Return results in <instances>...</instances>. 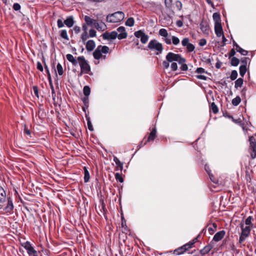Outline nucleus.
Returning <instances> with one entry per match:
<instances>
[{
	"mask_svg": "<svg viewBox=\"0 0 256 256\" xmlns=\"http://www.w3.org/2000/svg\"><path fill=\"white\" fill-rule=\"evenodd\" d=\"M134 36L138 38H140V42L142 44H146L148 39V35L146 34L143 31L140 30L134 32Z\"/></svg>",
	"mask_w": 256,
	"mask_h": 256,
	"instance_id": "obj_8",
	"label": "nucleus"
},
{
	"mask_svg": "<svg viewBox=\"0 0 256 256\" xmlns=\"http://www.w3.org/2000/svg\"><path fill=\"white\" fill-rule=\"evenodd\" d=\"M240 62V60L238 58H236V57H232L231 60V65L234 66H237Z\"/></svg>",
	"mask_w": 256,
	"mask_h": 256,
	"instance_id": "obj_32",
	"label": "nucleus"
},
{
	"mask_svg": "<svg viewBox=\"0 0 256 256\" xmlns=\"http://www.w3.org/2000/svg\"><path fill=\"white\" fill-rule=\"evenodd\" d=\"M88 38V32H84L83 34L81 36V39L82 40L83 42H84Z\"/></svg>",
	"mask_w": 256,
	"mask_h": 256,
	"instance_id": "obj_45",
	"label": "nucleus"
},
{
	"mask_svg": "<svg viewBox=\"0 0 256 256\" xmlns=\"http://www.w3.org/2000/svg\"><path fill=\"white\" fill-rule=\"evenodd\" d=\"M210 108L214 114H216L218 111V108L214 102L211 104Z\"/></svg>",
	"mask_w": 256,
	"mask_h": 256,
	"instance_id": "obj_35",
	"label": "nucleus"
},
{
	"mask_svg": "<svg viewBox=\"0 0 256 256\" xmlns=\"http://www.w3.org/2000/svg\"><path fill=\"white\" fill-rule=\"evenodd\" d=\"M196 72L198 74H202L205 72V70L202 68H198L196 70Z\"/></svg>",
	"mask_w": 256,
	"mask_h": 256,
	"instance_id": "obj_59",
	"label": "nucleus"
},
{
	"mask_svg": "<svg viewBox=\"0 0 256 256\" xmlns=\"http://www.w3.org/2000/svg\"><path fill=\"white\" fill-rule=\"evenodd\" d=\"M134 20L133 18H128L126 22V25L128 26H134Z\"/></svg>",
	"mask_w": 256,
	"mask_h": 256,
	"instance_id": "obj_33",
	"label": "nucleus"
},
{
	"mask_svg": "<svg viewBox=\"0 0 256 256\" xmlns=\"http://www.w3.org/2000/svg\"><path fill=\"white\" fill-rule=\"evenodd\" d=\"M102 37L104 40H114L118 38V32L116 31L110 32H106L102 34Z\"/></svg>",
	"mask_w": 256,
	"mask_h": 256,
	"instance_id": "obj_10",
	"label": "nucleus"
},
{
	"mask_svg": "<svg viewBox=\"0 0 256 256\" xmlns=\"http://www.w3.org/2000/svg\"><path fill=\"white\" fill-rule=\"evenodd\" d=\"M214 31L216 36L218 37H220V36L224 35L223 30L221 24L214 25Z\"/></svg>",
	"mask_w": 256,
	"mask_h": 256,
	"instance_id": "obj_14",
	"label": "nucleus"
},
{
	"mask_svg": "<svg viewBox=\"0 0 256 256\" xmlns=\"http://www.w3.org/2000/svg\"><path fill=\"white\" fill-rule=\"evenodd\" d=\"M66 59L70 62L73 66H76L78 64V60H76L72 54H67L66 55Z\"/></svg>",
	"mask_w": 256,
	"mask_h": 256,
	"instance_id": "obj_18",
	"label": "nucleus"
},
{
	"mask_svg": "<svg viewBox=\"0 0 256 256\" xmlns=\"http://www.w3.org/2000/svg\"><path fill=\"white\" fill-rule=\"evenodd\" d=\"M206 44V40L204 38H202L200 40L199 45L200 46H204Z\"/></svg>",
	"mask_w": 256,
	"mask_h": 256,
	"instance_id": "obj_57",
	"label": "nucleus"
},
{
	"mask_svg": "<svg viewBox=\"0 0 256 256\" xmlns=\"http://www.w3.org/2000/svg\"><path fill=\"white\" fill-rule=\"evenodd\" d=\"M33 90H34V94H35V95L37 96V97H38V88L37 86H33Z\"/></svg>",
	"mask_w": 256,
	"mask_h": 256,
	"instance_id": "obj_60",
	"label": "nucleus"
},
{
	"mask_svg": "<svg viewBox=\"0 0 256 256\" xmlns=\"http://www.w3.org/2000/svg\"><path fill=\"white\" fill-rule=\"evenodd\" d=\"M172 44L176 46L178 45L180 43V42L178 38L175 36H172Z\"/></svg>",
	"mask_w": 256,
	"mask_h": 256,
	"instance_id": "obj_43",
	"label": "nucleus"
},
{
	"mask_svg": "<svg viewBox=\"0 0 256 256\" xmlns=\"http://www.w3.org/2000/svg\"><path fill=\"white\" fill-rule=\"evenodd\" d=\"M243 79L242 78H238L236 82H235V88H238V87H241L242 86V84H243Z\"/></svg>",
	"mask_w": 256,
	"mask_h": 256,
	"instance_id": "obj_34",
	"label": "nucleus"
},
{
	"mask_svg": "<svg viewBox=\"0 0 256 256\" xmlns=\"http://www.w3.org/2000/svg\"><path fill=\"white\" fill-rule=\"evenodd\" d=\"M240 228H242V234L239 240H244L249 235L252 227L250 226H244V224L241 223Z\"/></svg>",
	"mask_w": 256,
	"mask_h": 256,
	"instance_id": "obj_7",
	"label": "nucleus"
},
{
	"mask_svg": "<svg viewBox=\"0 0 256 256\" xmlns=\"http://www.w3.org/2000/svg\"><path fill=\"white\" fill-rule=\"evenodd\" d=\"M6 193L4 189L0 186V202L3 203L6 200Z\"/></svg>",
	"mask_w": 256,
	"mask_h": 256,
	"instance_id": "obj_23",
	"label": "nucleus"
},
{
	"mask_svg": "<svg viewBox=\"0 0 256 256\" xmlns=\"http://www.w3.org/2000/svg\"><path fill=\"white\" fill-rule=\"evenodd\" d=\"M44 68H45V70H46V74H48V79L49 81L50 82L52 80V79H51V76H50V72L49 71V70H48V66L46 64L44 65Z\"/></svg>",
	"mask_w": 256,
	"mask_h": 256,
	"instance_id": "obj_47",
	"label": "nucleus"
},
{
	"mask_svg": "<svg viewBox=\"0 0 256 256\" xmlns=\"http://www.w3.org/2000/svg\"><path fill=\"white\" fill-rule=\"evenodd\" d=\"M182 46H186L188 52H192L194 50L195 46L191 43L189 42V38H184L182 41Z\"/></svg>",
	"mask_w": 256,
	"mask_h": 256,
	"instance_id": "obj_9",
	"label": "nucleus"
},
{
	"mask_svg": "<svg viewBox=\"0 0 256 256\" xmlns=\"http://www.w3.org/2000/svg\"><path fill=\"white\" fill-rule=\"evenodd\" d=\"M209 176H210V180L214 182V183H215V184H216L218 182V180H216L214 178V176H212V174H209Z\"/></svg>",
	"mask_w": 256,
	"mask_h": 256,
	"instance_id": "obj_61",
	"label": "nucleus"
},
{
	"mask_svg": "<svg viewBox=\"0 0 256 256\" xmlns=\"http://www.w3.org/2000/svg\"><path fill=\"white\" fill-rule=\"evenodd\" d=\"M156 129L154 128L152 131L150 132V134L148 138L147 142H149L150 140H154L156 136Z\"/></svg>",
	"mask_w": 256,
	"mask_h": 256,
	"instance_id": "obj_25",
	"label": "nucleus"
},
{
	"mask_svg": "<svg viewBox=\"0 0 256 256\" xmlns=\"http://www.w3.org/2000/svg\"><path fill=\"white\" fill-rule=\"evenodd\" d=\"M98 48L99 49L101 53L103 54H107L110 48L108 46H98Z\"/></svg>",
	"mask_w": 256,
	"mask_h": 256,
	"instance_id": "obj_24",
	"label": "nucleus"
},
{
	"mask_svg": "<svg viewBox=\"0 0 256 256\" xmlns=\"http://www.w3.org/2000/svg\"><path fill=\"white\" fill-rule=\"evenodd\" d=\"M14 209V205L12 198L9 197L8 198V202L4 210L6 212H11Z\"/></svg>",
	"mask_w": 256,
	"mask_h": 256,
	"instance_id": "obj_12",
	"label": "nucleus"
},
{
	"mask_svg": "<svg viewBox=\"0 0 256 256\" xmlns=\"http://www.w3.org/2000/svg\"><path fill=\"white\" fill-rule=\"evenodd\" d=\"M148 48L152 50H156V54H161L163 50L162 44L155 40H151L150 42L148 44Z\"/></svg>",
	"mask_w": 256,
	"mask_h": 256,
	"instance_id": "obj_5",
	"label": "nucleus"
},
{
	"mask_svg": "<svg viewBox=\"0 0 256 256\" xmlns=\"http://www.w3.org/2000/svg\"><path fill=\"white\" fill-rule=\"evenodd\" d=\"M214 246L213 242H210V244H208V246H206L200 250V253L202 255H204L206 254H208L212 248Z\"/></svg>",
	"mask_w": 256,
	"mask_h": 256,
	"instance_id": "obj_15",
	"label": "nucleus"
},
{
	"mask_svg": "<svg viewBox=\"0 0 256 256\" xmlns=\"http://www.w3.org/2000/svg\"><path fill=\"white\" fill-rule=\"evenodd\" d=\"M172 3V0H165L164 4L166 7L170 8Z\"/></svg>",
	"mask_w": 256,
	"mask_h": 256,
	"instance_id": "obj_52",
	"label": "nucleus"
},
{
	"mask_svg": "<svg viewBox=\"0 0 256 256\" xmlns=\"http://www.w3.org/2000/svg\"><path fill=\"white\" fill-rule=\"evenodd\" d=\"M96 32L94 29L92 28L90 30L89 34H90V37H91V38L94 37L96 36Z\"/></svg>",
	"mask_w": 256,
	"mask_h": 256,
	"instance_id": "obj_48",
	"label": "nucleus"
},
{
	"mask_svg": "<svg viewBox=\"0 0 256 256\" xmlns=\"http://www.w3.org/2000/svg\"><path fill=\"white\" fill-rule=\"evenodd\" d=\"M238 76V72L236 70H233L231 72L230 78L232 80H234Z\"/></svg>",
	"mask_w": 256,
	"mask_h": 256,
	"instance_id": "obj_41",
	"label": "nucleus"
},
{
	"mask_svg": "<svg viewBox=\"0 0 256 256\" xmlns=\"http://www.w3.org/2000/svg\"><path fill=\"white\" fill-rule=\"evenodd\" d=\"M60 36L62 38L68 40V37L67 34V32L66 30H62L60 31Z\"/></svg>",
	"mask_w": 256,
	"mask_h": 256,
	"instance_id": "obj_39",
	"label": "nucleus"
},
{
	"mask_svg": "<svg viewBox=\"0 0 256 256\" xmlns=\"http://www.w3.org/2000/svg\"><path fill=\"white\" fill-rule=\"evenodd\" d=\"M64 24L68 28H71L74 24V18L72 16H68L64 21Z\"/></svg>",
	"mask_w": 256,
	"mask_h": 256,
	"instance_id": "obj_19",
	"label": "nucleus"
},
{
	"mask_svg": "<svg viewBox=\"0 0 256 256\" xmlns=\"http://www.w3.org/2000/svg\"><path fill=\"white\" fill-rule=\"evenodd\" d=\"M246 70H247L246 66H240V74L242 77H243L244 76Z\"/></svg>",
	"mask_w": 256,
	"mask_h": 256,
	"instance_id": "obj_31",
	"label": "nucleus"
},
{
	"mask_svg": "<svg viewBox=\"0 0 256 256\" xmlns=\"http://www.w3.org/2000/svg\"><path fill=\"white\" fill-rule=\"evenodd\" d=\"M236 54V52L234 48L232 49L230 52V57H234V56Z\"/></svg>",
	"mask_w": 256,
	"mask_h": 256,
	"instance_id": "obj_64",
	"label": "nucleus"
},
{
	"mask_svg": "<svg viewBox=\"0 0 256 256\" xmlns=\"http://www.w3.org/2000/svg\"><path fill=\"white\" fill-rule=\"evenodd\" d=\"M171 68L172 70L176 71L178 69V65L175 62H172L171 64Z\"/></svg>",
	"mask_w": 256,
	"mask_h": 256,
	"instance_id": "obj_54",
	"label": "nucleus"
},
{
	"mask_svg": "<svg viewBox=\"0 0 256 256\" xmlns=\"http://www.w3.org/2000/svg\"><path fill=\"white\" fill-rule=\"evenodd\" d=\"M93 56L94 58L96 60H98L101 58L102 53L98 48L93 52Z\"/></svg>",
	"mask_w": 256,
	"mask_h": 256,
	"instance_id": "obj_27",
	"label": "nucleus"
},
{
	"mask_svg": "<svg viewBox=\"0 0 256 256\" xmlns=\"http://www.w3.org/2000/svg\"><path fill=\"white\" fill-rule=\"evenodd\" d=\"M182 64V66H180L181 70L186 71V70H188V66L186 64L184 63L182 64Z\"/></svg>",
	"mask_w": 256,
	"mask_h": 256,
	"instance_id": "obj_58",
	"label": "nucleus"
},
{
	"mask_svg": "<svg viewBox=\"0 0 256 256\" xmlns=\"http://www.w3.org/2000/svg\"><path fill=\"white\" fill-rule=\"evenodd\" d=\"M58 26L59 28H62L64 26V22L60 19H58L57 20Z\"/></svg>",
	"mask_w": 256,
	"mask_h": 256,
	"instance_id": "obj_53",
	"label": "nucleus"
},
{
	"mask_svg": "<svg viewBox=\"0 0 256 256\" xmlns=\"http://www.w3.org/2000/svg\"><path fill=\"white\" fill-rule=\"evenodd\" d=\"M214 228L209 227L208 228V232L210 234H213L216 228V224H213Z\"/></svg>",
	"mask_w": 256,
	"mask_h": 256,
	"instance_id": "obj_44",
	"label": "nucleus"
},
{
	"mask_svg": "<svg viewBox=\"0 0 256 256\" xmlns=\"http://www.w3.org/2000/svg\"><path fill=\"white\" fill-rule=\"evenodd\" d=\"M22 246L26 248L30 256H38V255H35V253H36V251L34 250L28 241L22 242Z\"/></svg>",
	"mask_w": 256,
	"mask_h": 256,
	"instance_id": "obj_6",
	"label": "nucleus"
},
{
	"mask_svg": "<svg viewBox=\"0 0 256 256\" xmlns=\"http://www.w3.org/2000/svg\"><path fill=\"white\" fill-rule=\"evenodd\" d=\"M74 30L76 34H78L80 31V26H75L74 28Z\"/></svg>",
	"mask_w": 256,
	"mask_h": 256,
	"instance_id": "obj_62",
	"label": "nucleus"
},
{
	"mask_svg": "<svg viewBox=\"0 0 256 256\" xmlns=\"http://www.w3.org/2000/svg\"><path fill=\"white\" fill-rule=\"evenodd\" d=\"M200 28L204 32H206L208 30V26L206 22H202L200 24Z\"/></svg>",
	"mask_w": 256,
	"mask_h": 256,
	"instance_id": "obj_28",
	"label": "nucleus"
},
{
	"mask_svg": "<svg viewBox=\"0 0 256 256\" xmlns=\"http://www.w3.org/2000/svg\"><path fill=\"white\" fill-rule=\"evenodd\" d=\"M84 20L86 23V24L89 26H95L97 20L92 18L90 16H86L84 18Z\"/></svg>",
	"mask_w": 256,
	"mask_h": 256,
	"instance_id": "obj_13",
	"label": "nucleus"
},
{
	"mask_svg": "<svg viewBox=\"0 0 256 256\" xmlns=\"http://www.w3.org/2000/svg\"><path fill=\"white\" fill-rule=\"evenodd\" d=\"M243 56H246L248 54V51L244 50L242 48V50H240V52H239Z\"/></svg>",
	"mask_w": 256,
	"mask_h": 256,
	"instance_id": "obj_63",
	"label": "nucleus"
},
{
	"mask_svg": "<svg viewBox=\"0 0 256 256\" xmlns=\"http://www.w3.org/2000/svg\"><path fill=\"white\" fill-rule=\"evenodd\" d=\"M194 242L190 241L186 244L175 249L174 251H170L168 252L172 253L176 256L181 255L186 252H189L190 250L194 246Z\"/></svg>",
	"mask_w": 256,
	"mask_h": 256,
	"instance_id": "obj_2",
	"label": "nucleus"
},
{
	"mask_svg": "<svg viewBox=\"0 0 256 256\" xmlns=\"http://www.w3.org/2000/svg\"><path fill=\"white\" fill-rule=\"evenodd\" d=\"M87 120H88V130L90 131H92L94 130V128H93V126H92V124L91 123V122H90L89 118H87Z\"/></svg>",
	"mask_w": 256,
	"mask_h": 256,
	"instance_id": "obj_49",
	"label": "nucleus"
},
{
	"mask_svg": "<svg viewBox=\"0 0 256 256\" xmlns=\"http://www.w3.org/2000/svg\"><path fill=\"white\" fill-rule=\"evenodd\" d=\"M13 8L15 10H18L20 9V6L18 3H15L13 5Z\"/></svg>",
	"mask_w": 256,
	"mask_h": 256,
	"instance_id": "obj_56",
	"label": "nucleus"
},
{
	"mask_svg": "<svg viewBox=\"0 0 256 256\" xmlns=\"http://www.w3.org/2000/svg\"><path fill=\"white\" fill-rule=\"evenodd\" d=\"M166 60L162 62V66L164 68L168 69L170 66L169 62H178L179 64L185 63L186 60L181 56L179 54H176L172 52H169L166 56Z\"/></svg>",
	"mask_w": 256,
	"mask_h": 256,
	"instance_id": "obj_1",
	"label": "nucleus"
},
{
	"mask_svg": "<svg viewBox=\"0 0 256 256\" xmlns=\"http://www.w3.org/2000/svg\"><path fill=\"white\" fill-rule=\"evenodd\" d=\"M130 234H128V236L126 234H124V232H122L120 234V238L122 239V240H126V239L130 240Z\"/></svg>",
	"mask_w": 256,
	"mask_h": 256,
	"instance_id": "obj_40",
	"label": "nucleus"
},
{
	"mask_svg": "<svg viewBox=\"0 0 256 256\" xmlns=\"http://www.w3.org/2000/svg\"><path fill=\"white\" fill-rule=\"evenodd\" d=\"M117 30L120 33L119 34H118L119 40L124 39L127 37L128 34L124 27L120 26L117 28Z\"/></svg>",
	"mask_w": 256,
	"mask_h": 256,
	"instance_id": "obj_11",
	"label": "nucleus"
},
{
	"mask_svg": "<svg viewBox=\"0 0 256 256\" xmlns=\"http://www.w3.org/2000/svg\"><path fill=\"white\" fill-rule=\"evenodd\" d=\"M225 234L224 230H221L216 232L212 240H221Z\"/></svg>",
	"mask_w": 256,
	"mask_h": 256,
	"instance_id": "obj_20",
	"label": "nucleus"
},
{
	"mask_svg": "<svg viewBox=\"0 0 256 256\" xmlns=\"http://www.w3.org/2000/svg\"><path fill=\"white\" fill-rule=\"evenodd\" d=\"M252 146L249 148L250 152L252 159H254L256 157V143L252 144Z\"/></svg>",
	"mask_w": 256,
	"mask_h": 256,
	"instance_id": "obj_21",
	"label": "nucleus"
},
{
	"mask_svg": "<svg viewBox=\"0 0 256 256\" xmlns=\"http://www.w3.org/2000/svg\"><path fill=\"white\" fill-rule=\"evenodd\" d=\"M248 60V58H242L241 62L242 64L241 66H246Z\"/></svg>",
	"mask_w": 256,
	"mask_h": 256,
	"instance_id": "obj_50",
	"label": "nucleus"
},
{
	"mask_svg": "<svg viewBox=\"0 0 256 256\" xmlns=\"http://www.w3.org/2000/svg\"><path fill=\"white\" fill-rule=\"evenodd\" d=\"M213 19L214 21V25H218V24H221L220 22V16L218 13L215 12L212 15Z\"/></svg>",
	"mask_w": 256,
	"mask_h": 256,
	"instance_id": "obj_22",
	"label": "nucleus"
},
{
	"mask_svg": "<svg viewBox=\"0 0 256 256\" xmlns=\"http://www.w3.org/2000/svg\"><path fill=\"white\" fill-rule=\"evenodd\" d=\"M56 68L58 70V72L59 75L61 76L63 74L64 71H63V68L62 67V66L58 63L56 66Z\"/></svg>",
	"mask_w": 256,
	"mask_h": 256,
	"instance_id": "obj_42",
	"label": "nucleus"
},
{
	"mask_svg": "<svg viewBox=\"0 0 256 256\" xmlns=\"http://www.w3.org/2000/svg\"><path fill=\"white\" fill-rule=\"evenodd\" d=\"M78 60L82 73L88 74L90 70V68L88 62L85 59L84 56L78 57Z\"/></svg>",
	"mask_w": 256,
	"mask_h": 256,
	"instance_id": "obj_4",
	"label": "nucleus"
},
{
	"mask_svg": "<svg viewBox=\"0 0 256 256\" xmlns=\"http://www.w3.org/2000/svg\"><path fill=\"white\" fill-rule=\"evenodd\" d=\"M249 141L250 142V148L252 146V144H254V143H256V142L255 141V138L253 136H251L249 138Z\"/></svg>",
	"mask_w": 256,
	"mask_h": 256,
	"instance_id": "obj_51",
	"label": "nucleus"
},
{
	"mask_svg": "<svg viewBox=\"0 0 256 256\" xmlns=\"http://www.w3.org/2000/svg\"><path fill=\"white\" fill-rule=\"evenodd\" d=\"M159 34L164 38L168 37V33L167 30L164 28H161L159 30Z\"/></svg>",
	"mask_w": 256,
	"mask_h": 256,
	"instance_id": "obj_38",
	"label": "nucleus"
},
{
	"mask_svg": "<svg viewBox=\"0 0 256 256\" xmlns=\"http://www.w3.org/2000/svg\"><path fill=\"white\" fill-rule=\"evenodd\" d=\"M241 99L239 96H236L232 100V103L234 106H238L240 102Z\"/></svg>",
	"mask_w": 256,
	"mask_h": 256,
	"instance_id": "obj_30",
	"label": "nucleus"
},
{
	"mask_svg": "<svg viewBox=\"0 0 256 256\" xmlns=\"http://www.w3.org/2000/svg\"><path fill=\"white\" fill-rule=\"evenodd\" d=\"M36 68L40 72H42L44 70L43 66L40 62H38L36 64Z\"/></svg>",
	"mask_w": 256,
	"mask_h": 256,
	"instance_id": "obj_55",
	"label": "nucleus"
},
{
	"mask_svg": "<svg viewBox=\"0 0 256 256\" xmlns=\"http://www.w3.org/2000/svg\"><path fill=\"white\" fill-rule=\"evenodd\" d=\"M124 14L123 12L118 11L114 14H109L106 16V21L111 23L118 22L124 20Z\"/></svg>",
	"mask_w": 256,
	"mask_h": 256,
	"instance_id": "obj_3",
	"label": "nucleus"
},
{
	"mask_svg": "<svg viewBox=\"0 0 256 256\" xmlns=\"http://www.w3.org/2000/svg\"><path fill=\"white\" fill-rule=\"evenodd\" d=\"M84 94L85 96H88L90 94V89L88 86H84L83 89Z\"/></svg>",
	"mask_w": 256,
	"mask_h": 256,
	"instance_id": "obj_37",
	"label": "nucleus"
},
{
	"mask_svg": "<svg viewBox=\"0 0 256 256\" xmlns=\"http://www.w3.org/2000/svg\"><path fill=\"white\" fill-rule=\"evenodd\" d=\"M96 44L93 40H89L86 44V49L88 51H92L95 48Z\"/></svg>",
	"mask_w": 256,
	"mask_h": 256,
	"instance_id": "obj_17",
	"label": "nucleus"
},
{
	"mask_svg": "<svg viewBox=\"0 0 256 256\" xmlns=\"http://www.w3.org/2000/svg\"><path fill=\"white\" fill-rule=\"evenodd\" d=\"M90 178V174L88 171L84 168V181L85 182H88Z\"/></svg>",
	"mask_w": 256,
	"mask_h": 256,
	"instance_id": "obj_36",
	"label": "nucleus"
},
{
	"mask_svg": "<svg viewBox=\"0 0 256 256\" xmlns=\"http://www.w3.org/2000/svg\"><path fill=\"white\" fill-rule=\"evenodd\" d=\"M114 160L118 168L120 170H122L123 168L122 163L120 162V160L117 158V157L115 156H114Z\"/></svg>",
	"mask_w": 256,
	"mask_h": 256,
	"instance_id": "obj_26",
	"label": "nucleus"
},
{
	"mask_svg": "<svg viewBox=\"0 0 256 256\" xmlns=\"http://www.w3.org/2000/svg\"><path fill=\"white\" fill-rule=\"evenodd\" d=\"M252 220H253V218L251 216H249L245 220V224L246 226H250V227L253 226V224L252 222Z\"/></svg>",
	"mask_w": 256,
	"mask_h": 256,
	"instance_id": "obj_29",
	"label": "nucleus"
},
{
	"mask_svg": "<svg viewBox=\"0 0 256 256\" xmlns=\"http://www.w3.org/2000/svg\"><path fill=\"white\" fill-rule=\"evenodd\" d=\"M115 178H116V179L117 180L119 181L120 182H124V179L122 178V176L120 175V174L119 173L116 174Z\"/></svg>",
	"mask_w": 256,
	"mask_h": 256,
	"instance_id": "obj_46",
	"label": "nucleus"
},
{
	"mask_svg": "<svg viewBox=\"0 0 256 256\" xmlns=\"http://www.w3.org/2000/svg\"><path fill=\"white\" fill-rule=\"evenodd\" d=\"M94 27L98 31H104L107 28V26L105 23L102 22L100 23L97 22Z\"/></svg>",
	"mask_w": 256,
	"mask_h": 256,
	"instance_id": "obj_16",
	"label": "nucleus"
}]
</instances>
